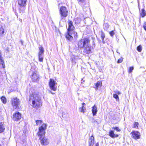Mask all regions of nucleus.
Masks as SVG:
<instances>
[{"label": "nucleus", "mask_w": 146, "mask_h": 146, "mask_svg": "<svg viewBox=\"0 0 146 146\" xmlns=\"http://www.w3.org/2000/svg\"><path fill=\"white\" fill-rule=\"evenodd\" d=\"M68 27L67 29V31H73L74 29V27L73 24V22L72 21L69 20L68 21Z\"/></svg>", "instance_id": "f8f14e48"}, {"label": "nucleus", "mask_w": 146, "mask_h": 146, "mask_svg": "<svg viewBox=\"0 0 146 146\" xmlns=\"http://www.w3.org/2000/svg\"><path fill=\"white\" fill-rule=\"evenodd\" d=\"M1 100L4 104H5L6 103V99L4 97H2L1 98Z\"/></svg>", "instance_id": "393cba45"}, {"label": "nucleus", "mask_w": 146, "mask_h": 146, "mask_svg": "<svg viewBox=\"0 0 146 146\" xmlns=\"http://www.w3.org/2000/svg\"><path fill=\"white\" fill-rule=\"evenodd\" d=\"M46 124H43L41 126L39 127L38 131L37 133V135L39 137V140L42 145H46L49 143L48 139L44 137L45 133V130L46 129Z\"/></svg>", "instance_id": "f257e3e1"}, {"label": "nucleus", "mask_w": 146, "mask_h": 146, "mask_svg": "<svg viewBox=\"0 0 146 146\" xmlns=\"http://www.w3.org/2000/svg\"><path fill=\"white\" fill-rule=\"evenodd\" d=\"M92 40H93L94 41V40H95V38H92ZM93 44H94V41H93Z\"/></svg>", "instance_id": "ea45409f"}, {"label": "nucleus", "mask_w": 146, "mask_h": 146, "mask_svg": "<svg viewBox=\"0 0 146 146\" xmlns=\"http://www.w3.org/2000/svg\"><path fill=\"white\" fill-rule=\"evenodd\" d=\"M27 1V0H18V3L20 7H23L26 5Z\"/></svg>", "instance_id": "ddd939ff"}, {"label": "nucleus", "mask_w": 146, "mask_h": 146, "mask_svg": "<svg viewBox=\"0 0 146 146\" xmlns=\"http://www.w3.org/2000/svg\"><path fill=\"white\" fill-rule=\"evenodd\" d=\"M96 146H98V145L97 144Z\"/></svg>", "instance_id": "49530a36"}, {"label": "nucleus", "mask_w": 146, "mask_h": 146, "mask_svg": "<svg viewBox=\"0 0 146 146\" xmlns=\"http://www.w3.org/2000/svg\"><path fill=\"white\" fill-rule=\"evenodd\" d=\"M78 1V3L81 5H83L85 3L86 0H77Z\"/></svg>", "instance_id": "5701e85b"}, {"label": "nucleus", "mask_w": 146, "mask_h": 146, "mask_svg": "<svg viewBox=\"0 0 146 146\" xmlns=\"http://www.w3.org/2000/svg\"><path fill=\"white\" fill-rule=\"evenodd\" d=\"M36 125H39L41 123H42V121L41 120H37L36 121Z\"/></svg>", "instance_id": "c756f323"}, {"label": "nucleus", "mask_w": 146, "mask_h": 146, "mask_svg": "<svg viewBox=\"0 0 146 146\" xmlns=\"http://www.w3.org/2000/svg\"><path fill=\"white\" fill-rule=\"evenodd\" d=\"M73 36L75 38H77L78 35L76 32L74 31H67V33L65 34V37L66 40L69 41L73 40Z\"/></svg>", "instance_id": "20e7f679"}, {"label": "nucleus", "mask_w": 146, "mask_h": 146, "mask_svg": "<svg viewBox=\"0 0 146 146\" xmlns=\"http://www.w3.org/2000/svg\"><path fill=\"white\" fill-rule=\"evenodd\" d=\"M140 14L142 17H144L146 15L145 11L143 8Z\"/></svg>", "instance_id": "aec40b11"}, {"label": "nucleus", "mask_w": 146, "mask_h": 146, "mask_svg": "<svg viewBox=\"0 0 146 146\" xmlns=\"http://www.w3.org/2000/svg\"><path fill=\"white\" fill-rule=\"evenodd\" d=\"M101 38L102 39V41L103 43H105V41H104V39L105 37V35L104 33L102 31L101 34Z\"/></svg>", "instance_id": "4be33fe9"}, {"label": "nucleus", "mask_w": 146, "mask_h": 146, "mask_svg": "<svg viewBox=\"0 0 146 146\" xmlns=\"http://www.w3.org/2000/svg\"><path fill=\"white\" fill-rule=\"evenodd\" d=\"M4 33V29L2 26H0V36L2 35Z\"/></svg>", "instance_id": "b1692460"}, {"label": "nucleus", "mask_w": 146, "mask_h": 146, "mask_svg": "<svg viewBox=\"0 0 146 146\" xmlns=\"http://www.w3.org/2000/svg\"><path fill=\"white\" fill-rule=\"evenodd\" d=\"M103 27L104 29L106 30L109 28V25L108 24L105 23Z\"/></svg>", "instance_id": "bb28decb"}, {"label": "nucleus", "mask_w": 146, "mask_h": 146, "mask_svg": "<svg viewBox=\"0 0 146 146\" xmlns=\"http://www.w3.org/2000/svg\"><path fill=\"white\" fill-rule=\"evenodd\" d=\"M134 68L133 67H129V70H128V72L129 73H131L132 72V70H133Z\"/></svg>", "instance_id": "f704fd0d"}, {"label": "nucleus", "mask_w": 146, "mask_h": 146, "mask_svg": "<svg viewBox=\"0 0 146 146\" xmlns=\"http://www.w3.org/2000/svg\"><path fill=\"white\" fill-rule=\"evenodd\" d=\"M57 83L54 80L50 79L49 82V86L50 89L54 91H56L57 89L56 87L55 86L56 85Z\"/></svg>", "instance_id": "423d86ee"}, {"label": "nucleus", "mask_w": 146, "mask_h": 146, "mask_svg": "<svg viewBox=\"0 0 146 146\" xmlns=\"http://www.w3.org/2000/svg\"><path fill=\"white\" fill-rule=\"evenodd\" d=\"M39 52L38 53L39 60L40 62H42L43 58V54L44 50L43 47L41 45L38 47Z\"/></svg>", "instance_id": "39448f33"}, {"label": "nucleus", "mask_w": 146, "mask_h": 146, "mask_svg": "<svg viewBox=\"0 0 146 146\" xmlns=\"http://www.w3.org/2000/svg\"><path fill=\"white\" fill-rule=\"evenodd\" d=\"M113 97L116 99V101H118L119 100V97L117 94H113Z\"/></svg>", "instance_id": "a878e982"}, {"label": "nucleus", "mask_w": 146, "mask_h": 146, "mask_svg": "<svg viewBox=\"0 0 146 146\" xmlns=\"http://www.w3.org/2000/svg\"><path fill=\"white\" fill-rule=\"evenodd\" d=\"M102 86V82L101 81H98L96 84L94 88L97 90L98 89L99 87H100Z\"/></svg>", "instance_id": "f3484780"}, {"label": "nucleus", "mask_w": 146, "mask_h": 146, "mask_svg": "<svg viewBox=\"0 0 146 146\" xmlns=\"http://www.w3.org/2000/svg\"><path fill=\"white\" fill-rule=\"evenodd\" d=\"M29 102H32L33 107L35 108H38L42 105L41 98L37 94L30 95L29 97Z\"/></svg>", "instance_id": "7ed1b4c3"}, {"label": "nucleus", "mask_w": 146, "mask_h": 146, "mask_svg": "<svg viewBox=\"0 0 146 146\" xmlns=\"http://www.w3.org/2000/svg\"><path fill=\"white\" fill-rule=\"evenodd\" d=\"M0 146H1V145H0Z\"/></svg>", "instance_id": "de8ad7c7"}, {"label": "nucleus", "mask_w": 146, "mask_h": 146, "mask_svg": "<svg viewBox=\"0 0 146 146\" xmlns=\"http://www.w3.org/2000/svg\"><path fill=\"white\" fill-rule=\"evenodd\" d=\"M13 119L15 121H19L21 118V114L19 112H17L13 115Z\"/></svg>", "instance_id": "9b49d317"}, {"label": "nucleus", "mask_w": 146, "mask_h": 146, "mask_svg": "<svg viewBox=\"0 0 146 146\" xmlns=\"http://www.w3.org/2000/svg\"><path fill=\"white\" fill-rule=\"evenodd\" d=\"M114 92L115 94H117L118 95H119L121 94V92L118 90H116L115 91H114Z\"/></svg>", "instance_id": "c9c22d12"}, {"label": "nucleus", "mask_w": 146, "mask_h": 146, "mask_svg": "<svg viewBox=\"0 0 146 146\" xmlns=\"http://www.w3.org/2000/svg\"><path fill=\"white\" fill-rule=\"evenodd\" d=\"M109 33L110 35L112 37H113L115 34V33L113 31H110V32Z\"/></svg>", "instance_id": "72a5a7b5"}, {"label": "nucleus", "mask_w": 146, "mask_h": 146, "mask_svg": "<svg viewBox=\"0 0 146 146\" xmlns=\"http://www.w3.org/2000/svg\"><path fill=\"white\" fill-rule=\"evenodd\" d=\"M82 106H85L86 105V104L85 103H83L82 104Z\"/></svg>", "instance_id": "79ce46f5"}, {"label": "nucleus", "mask_w": 146, "mask_h": 146, "mask_svg": "<svg viewBox=\"0 0 146 146\" xmlns=\"http://www.w3.org/2000/svg\"><path fill=\"white\" fill-rule=\"evenodd\" d=\"M123 60V58L121 57L117 61V63H120L122 62Z\"/></svg>", "instance_id": "473e14b6"}, {"label": "nucleus", "mask_w": 146, "mask_h": 146, "mask_svg": "<svg viewBox=\"0 0 146 146\" xmlns=\"http://www.w3.org/2000/svg\"><path fill=\"white\" fill-rule=\"evenodd\" d=\"M60 13L61 16L66 17L67 15L68 11L66 7H62L60 9Z\"/></svg>", "instance_id": "6e6552de"}, {"label": "nucleus", "mask_w": 146, "mask_h": 146, "mask_svg": "<svg viewBox=\"0 0 146 146\" xmlns=\"http://www.w3.org/2000/svg\"><path fill=\"white\" fill-rule=\"evenodd\" d=\"M86 109L84 106H82V107L79 108V110L80 111L84 113L85 112Z\"/></svg>", "instance_id": "412c9836"}, {"label": "nucleus", "mask_w": 146, "mask_h": 146, "mask_svg": "<svg viewBox=\"0 0 146 146\" xmlns=\"http://www.w3.org/2000/svg\"><path fill=\"white\" fill-rule=\"evenodd\" d=\"M131 137L135 139H137L140 138V134L138 131H133L131 133Z\"/></svg>", "instance_id": "0eeeda50"}, {"label": "nucleus", "mask_w": 146, "mask_h": 146, "mask_svg": "<svg viewBox=\"0 0 146 146\" xmlns=\"http://www.w3.org/2000/svg\"><path fill=\"white\" fill-rule=\"evenodd\" d=\"M71 61L72 62V63H74V64H75L76 63L75 62V61H74L73 58L72 59Z\"/></svg>", "instance_id": "58836bf2"}, {"label": "nucleus", "mask_w": 146, "mask_h": 146, "mask_svg": "<svg viewBox=\"0 0 146 146\" xmlns=\"http://www.w3.org/2000/svg\"><path fill=\"white\" fill-rule=\"evenodd\" d=\"M50 93L51 94H55L54 93H53V92H51V91H50Z\"/></svg>", "instance_id": "c03bdc74"}, {"label": "nucleus", "mask_w": 146, "mask_h": 146, "mask_svg": "<svg viewBox=\"0 0 146 146\" xmlns=\"http://www.w3.org/2000/svg\"><path fill=\"white\" fill-rule=\"evenodd\" d=\"M143 27L144 28H146V22H145L144 23Z\"/></svg>", "instance_id": "4c0bfd02"}, {"label": "nucleus", "mask_w": 146, "mask_h": 146, "mask_svg": "<svg viewBox=\"0 0 146 146\" xmlns=\"http://www.w3.org/2000/svg\"><path fill=\"white\" fill-rule=\"evenodd\" d=\"M5 66L4 62L2 60V58H1V59H0V66L2 68H4Z\"/></svg>", "instance_id": "6ab92c4d"}, {"label": "nucleus", "mask_w": 146, "mask_h": 146, "mask_svg": "<svg viewBox=\"0 0 146 146\" xmlns=\"http://www.w3.org/2000/svg\"><path fill=\"white\" fill-rule=\"evenodd\" d=\"M31 78L33 81L35 82L39 80V75L36 72H33L31 76Z\"/></svg>", "instance_id": "1a4fd4ad"}, {"label": "nucleus", "mask_w": 146, "mask_h": 146, "mask_svg": "<svg viewBox=\"0 0 146 146\" xmlns=\"http://www.w3.org/2000/svg\"><path fill=\"white\" fill-rule=\"evenodd\" d=\"M139 124V123L138 122H135L134 124L133 127L136 129H138V125Z\"/></svg>", "instance_id": "cd10ccee"}, {"label": "nucleus", "mask_w": 146, "mask_h": 146, "mask_svg": "<svg viewBox=\"0 0 146 146\" xmlns=\"http://www.w3.org/2000/svg\"><path fill=\"white\" fill-rule=\"evenodd\" d=\"M94 139L93 135L90 137L88 141L89 146H93L94 144Z\"/></svg>", "instance_id": "4468645a"}, {"label": "nucleus", "mask_w": 146, "mask_h": 146, "mask_svg": "<svg viewBox=\"0 0 146 146\" xmlns=\"http://www.w3.org/2000/svg\"><path fill=\"white\" fill-rule=\"evenodd\" d=\"M81 80L83 82H85V80H83V78H82Z\"/></svg>", "instance_id": "37998d69"}, {"label": "nucleus", "mask_w": 146, "mask_h": 146, "mask_svg": "<svg viewBox=\"0 0 146 146\" xmlns=\"http://www.w3.org/2000/svg\"><path fill=\"white\" fill-rule=\"evenodd\" d=\"M90 40L88 38L81 39L78 42V46L80 48H84L83 52L88 54L91 53V46L90 45Z\"/></svg>", "instance_id": "f03ea898"}, {"label": "nucleus", "mask_w": 146, "mask_h": 146, "mask_svg": "<svg viewBox=\"0 0 146 146\" xmlns=\"http://www.w3.org/2000/svg\"><path fill=\"white\" fill-rule=\"evenodd\" d=\"M109 135L111 137L114 138L118 137V135L117 134H115L114 133V131L113 130H111L109 132Z\"/></svg>", "instance_id": "2eb2a0df"}, {"label": "nucleus", "mask_w": 146, "mask_h": 146, "mask_svg": "<svg viewBox=\"0 0 146 146\" xmlns=\"http://www.w3.org/2000/svg\"><path fill=\"white\" fill-rule=\"evenodd\" d=\"M92 122L94 123L96 122L97 124L99 123L98 122L96 121V120L94 118H92Z\"/></svg>", "instance_id": "e433bc0d"}, {"label": "nucleus", "mask_w": 146, "mask_h": 146, "mask_svg": "<svg viewBox=\"0 0 146 146\" xmlns=\"http://www.w3.org/2000/svg\"><path fill=\"white\" fill-rule=\"evenodd\" d=\"M12 106L15 109L17 108L19 104V100L17 98H14L12 100Z\"/></svg>", "instance_id": "9d476101"}, {"label": "nucleus", "mask_w": 146, "mask_h": 146, "mask_svg": "<svg viewBox=\"0 0 146 146\" xmlns=\"http://www.w3.org/2000/svg\"><path fill=\"white\" fill-rule=\"evenodd\" d=\"M139 5H138L139 8V11H140V8H139Z\"/></svg>", "instance_id": "a18cd8bd"}, {"label": "nucleus", "mask_w": 146, "mask_h": 146, "mask_svg": "<svg viewBox=\"0 0 146 146\" xmlns=\"http://www.w3.org/2000/svg\"><path fill=\"white\" fill-rule=\"evenodd\" d=\"M137 50L139 52H141L142 49V46L141 45H139L137 47Z\"/></svg>", "instance_id": "c85d7f7f"}, {"label": "nucleus", "mask_w": 146, "mask_h": 146, "mask_svg": "<svg viewBox=\"0 0 146 146\" xmlns=\"http://www.w3.org/2000/svg\"><path fill=\"white\" fill-rule=\"evenodd\" d=\"M92 111L93 116L95 115L98 111L97 108L95 105L92 107Z\"/></svg>", "instance_id": "a211bd4d"}, {"label": "nucleus", "mask_w": 146, "mask_h": 146, "mask_svg": "<svg viewBox=\"0 0 146 146\" xmlns=\"http://www.w3.org/2000/svg\"><path fill=\"white\" fill-rule=\"evenodd\" d=\"M21 7H20V8H19V12L20 13H23L24 11V8H23L22 9Z\"/></svg>", "instance_id": "7c9ffc66"}, {"label": "nucleus", "mask_w": 146, "mask_h": 146, "mask_svg": "<svg viewBox=\"0 0 146 146\" xmlns=\"http://www.w3.org/2000/svg\"><path fill=\"white\" fill-rule=\"evenodd\" d=\"M20 42H21V43L22 45H23V42L21 40L20 41Z\"/></svg>", "instance_id": "a19ab883"}, {"label": "nucleus", "mask_w": 146, "mask_h": 146, "mask_svg": "<svg viewBox=\"0 0 146 146\" xmlns=\"http://www.w3.org/2000/svg\"><path fill=\"white\" fill-rule=\"evenodd\" d=\"M5 129V126L4 123L0 122V133L3 132Z\"/></svg>", "instance_id": "dca6fc26"}, {"label": "nucleus", "mask_w": 146, "mask_h": 146, "mask_svg": "<svg viewBox=\"0 0 146 146\" xmlns=\"http://www.w3.org/2000/svg\"><path fill=\"white\" fill-rule=\"evenodd\" d=\"M112 128V129L118 131H120L121 130L120 129H119V127H113Z\"/></svg>", "instance_id": "2f4dec72"}]
</instances>
